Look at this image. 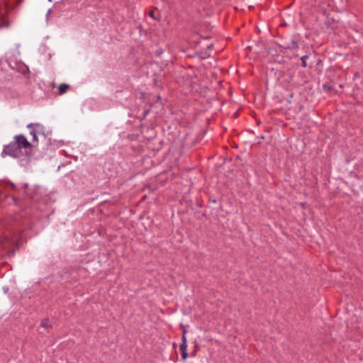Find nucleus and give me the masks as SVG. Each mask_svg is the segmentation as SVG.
<instances>
[{
  "label": "nucleus",
  "instance_id": "obj_1",
  "mask_svg": "<svg viewBox=\"0 0 363 363\" xmlns=\"http://www.w3.org/2000/svg\"><path fill=\"white\" fill-rule=\"evenodd\" d=\"M10 26L8 18V7L5 0L0 1V29L7 28Z\"/></svg>",
  "mask_w": 363,
  "mask_h": 363
},
{
  "label": "nucleus",
  "instance_id": "obj_2",
  "mask_svg": "<svg viewBox=\"0 0 363 363\" xmlns=\"http://www.w3.org/2000/svg\"><path fill=\"white\" fill-rule=\"evenodd\" d=\"M18 147V146L14 141L8 145H6L1 153L2 156L4 157L5 155H10L14 157H18L21 155V151L19 150Z\"/></svg>",
  "mask_w": 363,
  "mask_h": 363
},
{
  "label": "nucleus",
  "instance_id": "obj_3",
  "mask_svg": "<svg viewBox=\"0 0 363 363\" xmlns=\"http://www.w3.org/2000/svg\"><path fill=\"white\" fill-rule=\"evenodd\" d=\"M15 143L18 146V147L21 151V149H27L31 146L30 143L28 141L26 138L23 135H16L14 138Z\"/></svg>",
  "mask_w": 363,
  "mask_h": 363
},
{
  "label": "nucleus",
  "instance_id": "obj_4",
  "mask_svg": "<svg viewBox=\"0 0 363 363\" xmlns=\"http://www.w3.org/2000/svg\"><path fill=\"white\" fill-rule=\"evenodd\" d=\"M283 49L286 50H297L298 48V43L297 40L294 38L283 41L282 44L280 45Z\"/></svg>",
  "mask_w": 363,
  "mask_h": 363
},
{
  "label": "nucleus",
  "instance_id": "obj_5",
  "mask_svg": "<svg viewBox=\"0 0 363 363\" xmlns=\"http://www.w3.org/2000/svg\"><path fill=\"white\" fill-rule=\"evenodd\" d=\"M38 124L30 123L27 125V128L30 130V134L33 136V142H37L38 138L34 126H38Z\"/></svg>",
  "mask_w": 363,
  "mask_h": 363
},
{
  "label": "nucleus",
  "instance_id": "obj_6",
  "mask_svg": "<svg viewBox=\"0 0 363 363\" xmlns=\"http://www.w3.org/2000/svg\"><path fill=\"white\" fill-rule=\"evenodd\" d=\"M186 330H184L182 333V342L180 344L179 349L181 352L187 351V345H186Z\"/></svg>",
  "mask_w": 363,
  "mask_h": 363
},
{
  "label": "nucleus",
  "instance_id": "obj_7",
  "mask_svg": "<svg viewBox=\"0 0 363 363\" xmlns=\"http://www.w3.org/2000/svg\"><path fill=\"white\" fill-rule=\"evenodd\" d=\"M69 86L67 84H61L59 86H58V94L60 95H62L64 94L65 93L67 92V91L69 89Z\"/></svg>",
  "mask_w": 363,
  "mask_h": 363
},
{
  "label": "nucleus",
  "instance_id": "obj_8",
  "mask_svg": "<svg viewBox=\"0 0 363 363\" xmlns=\"http://www.w3.org/2000/svg\"><path fill=\"white\" fill-rule=\"evenodd\" d=\"M308 58V55H304L301 57V66L306 67L307 66L306 60Z\"/></svg>",
  "mask_w": 363,
  "mask_h": 363
},
{
  "label": "nucleus",
  "instance_id": "obj_9",
  "mask_svg": "<svg viewBox=\"0 0 363 363\" xmlns=\"http://www.w3.org/2000/svg\"><path fill=\"white\" fill-rule=\"evenodd\" d=\"M40 325L43 328H48L50 327L49 321L48 320H42Z\"/></svg>",
  "mask_w": 363,
  "mask_h": 363
},
{
  "label": "nucleus",
  "instance_id": "obj_10",
  "mask_svg": "<svg viewBox=\"0 0 363 363\" xmlns=\"http://www.w3.org/2000/svg\"><path fill=\"white\" fill-rule=\"evenodd\" d=\"M182 352V357L184 359H186L187 356H188V353H187V351H184V352Z\"/></svg>",
  "mask_w": 363,
  "mask_h": 363
},
{
  "label": "nucleus",
  "instance_id": "obj_11",
  "mask_svg": "<svg viewBox=\"0 0 363 363\" xmlns=\"http://www.w3.org/2000/svg\"><path fill=\"white\" fill-rule=\"evenodd\" d=\"M150 16H152V17H154V16H153V13H152V12L150 13Z\"/></svg>",
  "mask_w": 363,
  "mask_h": 363
}]
</instances>
